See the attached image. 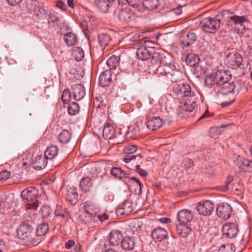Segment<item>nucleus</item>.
Returning <instances> with one entry per match:
<instances>
[{"label": "nucleus", "instance_id": "13", "mask_svg": "<svg viewBox=\"0 0 252 252\" xmlns=\"http://www.w3.org/2000/svg\"><path fill=\"white\" fill-rule=\"evenodd\" d=\"M232 208L228 203H221L219 205L217 208V214L218 216L224 220L229 219L232 214Z\"/></svg>", "mask_w": 252, "mask_h": 252}, {"label": "nucleus", "instance_id": "56", "mask_svg": "<svg viewBox=\"0 0 252 252\" xmlns=\"http://www.w3.org/2000/svg\"><path fill=\"white\" fill-rule=\"evenodd\" d=\"M193 166V162L190 159L187 158L184 160L183 162V166L186 169H188Z\"/></svg>", "mask_w": 252, "mask_h": 252}, {"label": "nucleus", "instance_id": "11", "mask_svg": "<svg viewBox=\"0 0 252 252\" xmlns=\"http://www.w3.org/2000/svg\"><path fill=\"white\" fill-rule=\"evenodd\" d=\"M247 21L245 16H228L226 19V23L229 27L239 30V26L243 27V23Z\"/></svg>", "mask_w": 252, "mask_h": 252}, {"label": "nucleus", "instance_id": "7", "mask_svg": "<svg viewBox=\"0 0 252 252\" xmlns=\"http://www.w3.org/2000/svg\"><path fill=\"white\" fill-rule=\"evenodd\" d=\"M114 14L122 22H129L134 17V14L131 8L126 7L125 8H118L115 10Z\"/></svg>", "mask_w": 252, "mask_h": 252}, {"label": "nucleus", "instance_id": "34", "mask_svg": "<svg viewBox=\"0 0 252 252\" xmlns=\"http://www.w3.org/2000/svg\"><path fill=\"white\" fill-rule=\"evenodd\" d=\"M58 138L60 142L63 144H67L71 138V134L68 130L63 129L60 132Z\"/></svg>", "mask_w": 252, "mask_h": 252}, {"label": "nucleus", "instance_id": "40", "mask_svg": "<svg viewBox=\"0 0 252 252\" xmlns=\"http://www.w3.org/2000/svg\"><path fill=\"white\" fill-rule=\"evenodd\" d=\"M98 41L101 47L107 46L111 40L110 36L104 33H102L98 35Z\"/></svg>", "mask_w": 252, "mask_h": 252}, {"label": "nucleus", "instance_id": "4", "mask_svg": "<svg viewBox=\"0 0 252 252\" xmlns=\"http://www.w3.org/2000/svg\"><path fill=\"white\" fill-rule=\"evenodd\" d=\"M36 225L32 221L20 225L17 229L18 237L23 240H29L32 238L33 230Z\"/></svg>", "mask_w": 252, "mask_h": 252}, {"label": "nucleus", "instance_id": "2", "mask_svg": "<svg viewBox=\"0 0 252 252\" xmlns=\"http://www.w3.org/2000/svg\"><path fill=\"white\" fill-rule=\"evenodd\" d=\"M176 90L178 97H186L187 99H191L192 101L200 98V94L198 90L194 87L191 88L189 84L177 85Z\"/></svg>", "mask_w": 252, "mask_h": 252}, {"label": "nucleus", "instance_id": "23", "mask_svg": "<svg viewBox=\"0 0 252 252\" xmlns=\"http://www.w3.org/2000/svg\"><path fill=\"white\" fill-rule=\"evenodd\" d=\"M74 98L78 101L82 99L85 95L84 87L81 84H75L72 86Z\"/></svg>", "mask_w": 252, "mask_h": 252}, {"label": "nucleus", "instance_id": "41", "mask_svg": "<svg viewBox=\"0 0 252 252\" xmlns=\"http://www.w3.org/2000/svg\"><path fill=\"white\" fill-rule=\"evenodd\" d=\"M48 230V225L46 223H42L36 226V236H43L45 235Z\"/></svg>", "mask_w": 252, "mask_h": 252}, {"label": "nucleus", "instance_id": "18", "mask_svg": "<svg viewBox=\"0 0 252 252\" xmlns=\"http://www.w3.org/2000/svg\"><path fill=\"white\" fill-rule=\"evenodd\" d=\"M162 124V120L160 117H153L148 119L147 127L149 130H156L161 127Z\"/></svg>", "mask_w": 252, "mask_h": 252}, {"label": "nucleus", "instance_id": "53", "mask_svg": "<svg viewBox=\"0 0 252 252\" xmlns=\"http://www.w3.org/2000/svg\"><path fill=\"white\" fill-rule=\"evenodd\" d=\"M73 54L74 55L75 59L77 61H81L84 57V52L82 49H78L74 51L73 52Z\"/></svg>", "mask_w": 252, "mask_h": 252}, {"label": "nucleus", "instance_id": "9", "mask_svg": "<svg viewBox=\"0 0 252 252\" xmlns=\"http://www.w3.org/2000/svg\"><path fill=\"white\" fill-rule=\"evenodd\" d=\"M196 209L200 215L210 216L213 211L214 205L209 200H202L198 202Z\"/></svg>", "mask_w": 252, "mask_h": 252}, {"label": "nucleus", "instance_id": "55", "mask_svg": "<svg viewBox=\"0 0 252 252\" xmlns=\"http://www.w3.org/2000/svg\"><path fill=\"white\" fill-rule=\"evenodd\" d=\"M27 3L32 6L34 9H35L37 6L42 4L38 0H28Z\"/></svg>", "mask_w": 252, "mask_h": 252}, {"label": "nucleus", "instance_id": "54", "mask_svg": "<svg viewBox=\"0 0 252 252\" xmlns=\"http://www.w3.org/2000/svg\"><path fill=\"white\" fill-rule=\"evenodd\" d=\"M10 176V172L7 170H3L0 172V181H4Z\"/></svg>", "mask_w": 252, "mask_h": 252}, {"label": "nucleus", "instance_id": "44", "mask_svg": "<svg viewBox=\"0 0 252 252\" xmlns=\"http://www.w3.org/2000/svg\"><path fill=\"white\" fill-rule=\"evenodd\" d=\"M16 202L10 200V201H5L2 203L1 208L4 207L5 209V213H9L10 212L14 211L15 208L13 207L16 206Z\"/></svg>", "mask_w": 252, "mask_h": 252}, {"label": "nucleus", "instance_id": "25", "mask_svg": "<svg viewBox=\"0 0 252 252\" xmlns=\"http://www.w3.org/2000/svg\"><path fill=\"white\" fill-rule=\"evenodd\" d=\"M136 55L138 59L142 61H145L150 58L152 54L151 51L149 48L142 46L137 49Z\"/></svg>", "mask_w": 252, "mask_h": 252}, {"label": "nucleus", "instance_id": "63", "mask_svg": "<svg viewBox=\"0 0 252 252\" xmlns=\"http://www.w3.org/2000/svg\"><path fill=\"white\" fill-rule=\"evenodd\" d=\"M159 220L162 223H169L171 221V220L167 218H161L159 219Z\"/></svg>", "mask_w": 252, "mask_h": 252}, {"label": "nucleus", "instance_id": "10", "mask_svg": "<svg viewBox=\"0 0 252 252\" xmlns=\"http://www.w3.org/2000/svg\"><path fill=\"white\" fill-rule=\"evenodd\" d=\"M84 206L86 213L90 215L91 217L96 218L97 219L101 221L107 219V217L105 216V218H103V217L100 215L96 216V213L99 211V208L95 202L92 201H87L85 202Z\"/></svg>", "mask_w": 252, "mask_h": 252}, {"label": "nucleus", "instance_id": "48", "mask_svg": "<svg viewBox=\"0 0 252 252\" xmlns=\"http://www.w3.org/2000/svg\"><path fill=\"white\" fill-rule=\"evenodd\" d=\"M52 212V210L49 206L46 205L42 206L40 208V212L42 218H48Z\"/></svg>", "mask_w": 252, "mask_h": 252}, {"label": "nucleus", "instance_id": "24", "mask_svg": "<svg viewBox=\"0 0 252 252\" xmlns=\"http://www.w3.org/2000/svg\"><path fill=\"white\" fill-rule=\"evenodd\" d=\"M111 81V73L110 70L102 71L99 78V84L103 87L108 86Z\"/></svg>", "mask_w": 252, "mask_h": 252}, {"label": "nucleus", "instance_id": "17", "mask_svg": "<svg viewBox=\"0 0 252 252\" xmlns=\"http://www.w3.org/2000/svg\"><path fill=\"white\" fill-rule=\"evenodd\" d=\"M132 204L131 201L126 200L119 204L116 209V213L120 215H128L132 211Z\"/></svg>", "mask_w": 252, "mask_h": 252}, {"label": "nucleus", "instance_id": "1", "mask_svg": "<svg viewBox=\"0 0 252 252\" xmlns=\"http://www.w3.org/2000/svg\"><path fill=\"white\" fill-rule=\"evenodd\" d=\"M232 75L227 70H218L208 74L205 78V83L207 86H216L217 88L220 86L223 81L231 79Z\"/></svg>", "mask_w": 252, "mask_h": 252}, {"label": "nucleus", "instance_id": "42", "mask_svg": "<svg viewBox=\"0 0 252 252\" xmlns=\"http://www.w3.org/2000/svg\"><path fill=\"white\" fill-rule=\"evenodd\" d=\"M111 174L116 178L122 179L126 178V174L120 168L113 167L111 170Z\"/></svg>", "mask_w": 252, "mask_h": 252}, {"label": "nucleus", "instance_id": "16", "mask_svg": "<svg viewBox=\"0 0 252 252\" xmlns=\"http://www.w3.org/2000/svg\"><path fill=\"white\" fill-rule=\"evenodd\" d=\"M177 219L180 223L188 224L192 221L193 215L190 211L187 209H183L178 212Z\"/></svg>", "mask_w": 252, "mask_h": 252}, {"label": "nucleus", "instance_id": "30", "mask_svg": "<svg viewBox=\"0 0 252 252\" xmlns=\"http://www.w3.org/2000/svg\"><path fill=\"white\" fill-rule=\"evenodd\" d=\"M187 225L179 223L177 225V231L181 237L185 238L190 234L191 230Z\"/></svg>", "mask_w": 252, "mask_h": 252}, {"label": "nucleus", "instance_id": "57", "mask_svg": "<svg viewBox=\"0 0 252 252\" xmlns=\"http://www.w3.org/2000/svg\"><path fill=\"white\" fill-rule=\"evenodd\" d=\"M232 178L231 177H229L228 180L226 182L225 185L224 186L220 187V189L223 191H226L229 189V185L232 180Z\"/></svg>", "mask_w": 252, "mask_h": 252}, {"label": "nucleus", "instance_id": "39", "mask_svg": "<svg viewBox=\"0 0 252 252\" xmlns=\"http://www.w3.org/2000/svg\"><path fill=\"white\" fill-rule=\"evenodd\" d=\"M151 57V58L150 60L151 63L153 64V66L157 70V67H159L160 66H161V60L160 56L159 54V53L155 52L152 54Z\"/></svg>", "mask_w": 252, "mask_h": 252}, {"label": "nucleus", "instance_id": "62", "mask_svg": "<svg viewBox=\"0 0 252 252\" xmlns=\"http://www.w3.org/2000/svg\"><path fill=\"white\" fill-rule=\"evenodd\" d=\"M6 246L5 245V242L0 239V252H3L4 250H5Z\"/></svg>", "mask_w": 252, "mask_h": 252}, {"label": "nucleus", "instance_id": "58", "mask_svg": "<svg viewBox=\"0 0 252 252\" xmlns=\"http://www.w3.org/2000/svg\"><path fill=\"white\" fill-rule=\"evenodd\" d=\"M94 104L97 105V107H101L104 105V103L102 100L101 97H97L95 101L94 102Z\"/></svg>", "mask_w": 252, "mask_h": 252}, {"label": "nucleus", "instance_id": "43", "mask_svg": "<svg viewBox=\"0 0 252 252\" xmlns=\"http://www.w3.org/2000/svg\"><path fill=\"white\" fill-rule=\"evenodd\" d=\"M119 58L117 56L113 55L109 57L107 61V64L110 69H114L119 64Z\"/></svg>", "mask_w": 252, "mask_h": 252}, {"label": "nucleus", "instance_id": "20", "mask_svg": "<svg viewBox=\"0 0 252 252\" xmlns=\"http://www.w3.org/2000/svg\"><path fill=\"white\" fill-rule=\"evenodd\" d=\"M237 160H235L237 165L242 170L247 172L252 171V161L244 158L238 156Z\"/></svg>", "mask_w": 252, "mask_h": 252}, {"label": "nucleus", "instance_id": "21", "mask_svg": "<svg viewBox=\"0 0 252 252\" xmlns=\"http://www.w3.org/2000/svg\"><path fill=\"white\" fill-rule=\"evenodd\" d=\"M121 247L126 251H132L136 244L135 238L133 237L127 236L121 241Z\"/></svg>", "mask_w": 252, "mask_h": 252}, {"label": "nucleus", "instance_id": "26", "mask_svg": "<svg viewBox=\"0 0 252 252\" xmlns=\"http://www.w3.org/2000/svg\"><path fill=\"white\" fill-rule=\"evenodd\" d=\"M197 36L193 31H191L182 37L181 41L182 44L185 46H189L194 43L196 40Z\"/></svg>", "mask_w": 252, "mask_h": 252}, {"label": "nucleus", "instance_id": "36", "mask_svg": "<svg viewBox=\"0 0 252 252\" xmlns=\"http://www.w3.org/2000/svg\"><path fill=\"white\" fill-rule=\"evenodd\" d=\"M110 1L108 0H98L96 1V5L100 11L106 13L111 5L110 4Z\"/></svg>", "mask_w": 252, "mask_h": 252}, {"label": "nucleus", "instance_id": "15", "mask_svg": "<svg viewBox=\"0 0 252 252\" xmlns=\"http://www.w3.org/2000/svg\"><path fill=\"white\" fill-rule=\"evenodd\" d=\"M199 100H195L194 101L191 100V99H188L186 102L184 103L180 107L179 110L178 114L180 116H184L187 115L186 113H189L192 112L196 106V103Z\"/></svg>", "mask_w": 252, "mask_h": 252}, {"label": "nucleus", "instance_id": "46", "mask_svg": "<svg viewBox=\"0 0 252 252\" xmlns=\"http://www.w3.org/2000/svg\"><path fill=\"white\" fill-rule=\"evenodd\" d=\"M55 214L56 216L61 217L62 218H67L68 214L65 210L63 209L61 206H57L55 211Z\"/></svg>", "mask_w": 252, "mask_h": 252}, {"label": "nucleus", "instance_id": "32", "mask_svg": "<svg viewBox=\"0 0 252 252\" xmlns=\"http://www.w3.org/2000/svg\"><path fill=\"white\" fill-rule=\"evenodd\" d=\"M63 40L68 46H72L77 42L76 35L72 32H68L64 34Z\"/></svg>", "mask_w": 252, "mask_h": 252}, {"label": "nucleus", "instance_id": "28", "mask_svg": "<svg viewBox=\"0 0 252 252\" xmlns=\"http://www.w3.org/2000/svg\"><path fill=\"white\" fill-rule=\"evenodd\" d=\"M169 70H171L170 67L166 65L157 67V71L159 73L166 76L172 82L176 81V79L174 77L175 72L172 69H171V72H170Z\"/></svg>", "mask_w": 252, "mask_h": 252}, {"label": "nucleus", "instance_id": "45", "mask_svg": "<svg viewBox=\"0 0 252 252\" xmlns=\"http://www.w3.org/2000/svg\"><path fill=\"white\" fill-rule=\"evenodd\" d=\"M67 110L68 114L73 116L78 113L80 107L78 103L76 102H72L69 104Z\"/></svg>", "mask_w": 252, "mask_h": 252}, {"label": "nucleus", "instance_id": "64", "mask_svg": "<svg viewBox=\"0 0 252 252\" xmlns=\"http://www.w3.org/2000/svg\"><path fill=\"white\" fill-rule=\"evenodd\" d=\"M56 5L57 7L63 9L64 8V7L65 6V4L61 1L57 2Z\"/></svg>", "mask_w": 252, "mask_h": 252}, {"label": "nucleus", "instance_id": "19", "mask_svg": "<svg viewBox=\"0 0 252 252\" xmlns=\"http://www.w3.org/2000/svg\"><path fill=\"white\" fill-rule=\"evenodd\" d=\"M122 233L117 230H113L109 235V243L111 246H118L123 240Z\"/></svg>", "mask_w": 252, "mask_h": 252}, {"label": "nucleus", "instance_id": "8", "mask_svg": "<svg viewBox=\"0 0 252 252\" xmlns=\"http://www.w3.org/2000/svg\"><path fill=\"white\" fill-rule=\"evenodd\" d=\"M225 62L229 67H238L243 61V58L241 55L237 52H225Z\"/></svg>", "mask_w": 252, "mask_h": 252}, {"label": "nucleus", "instance_id": "52", "mask_svg": "<svg viewBox=\"0 0 252 252\" xmlns=\"http://www.w3.org/2000/svg\"><path fill=\"white\" fill-rule=\"evenodd\" d=\"M132 164H133V163ZM134 164H135V168L136 172L138 173L141 176L145 177L148 175L147 171L144 169L141 168L139 163H136L135 162Z\"/></svg>", "mask_w": 252, "mask_h": 252}, {"label": "nucleus", "instance_id": "35", "mask_svg": "<svg viewBox=\"0 0 252 252\" xmlns=\"http://www.w3.org/2000/svg\"><path fill=\"white\" fill-rule=\"evenodd\" d=\"M142 4L145 9L152 10L158 7L159 5V0H143Z\"/></svg>", "mask_w": 252, "mask_h": 252}, {"label": "nucleus", "instance_id": "12", "mask_svg": "<svg viewBox=\"0 0 252 252\" xmlns=\"http://www.w3.org/2000/svg\"><path fill=\"white\" fill-rule=\"evenodd\" d=\"M231 79H227V80L223 81V82L216 89L218 92L223 95H226L228 94H238V91L235 89V85L233 82H230Z\"/></svg>", "mask_w": 252, "mask_h": 252}, {"label": "nucleus", "instance_id": "50", "mask_svg": "<svg viewBox=\"0 0 252 252\" xmlns=\"http://www.w3.org/2000/svg\"><path fill=\"white\" fill-rule=\"evenodd\" d=\"M71 98L70 93L68 89H65L62 94L61 99L63 103H67Z\"/></svg>", "mask_w": 252, "mask_h": 252}, {"label": "nucleus", "instance_id": "33", "mask_svg": "<svg viewBox=\"0 0 252 252\" xmlns=\"http://www.w3.org/2000/svg\"><path fill=\"white\" fill-rule=\"evenodd\" d=\"M80 187L84 191H88L93 186V181L89 177H84L80 182Z\"/></svg>", "mask_w": 252, "mask_h": 252}, {"label": "nucleus", "instance_id": "60", "mask_svg": "<svg viewBox=\"0 0 252 252\" xmlns=\"http://www.w3.org/2000/svg\"><path fill=\"white\" fill-rule=\"evenodd\" d=\"M8 4L12 6L17 5L20 4L22 0H6Z\"/></svg>", "mask_w": 252, "mask_h": 252}, {"label": "nucleus", "instance_id": "37", "mask_svg": "<svg viewBox=\"0 0 252 252\" xmlns=\"http://www.w3.org/2000/svg\"><path fill=\"white\" fill-rule=\"evenodd\" d=\"M199 60L198 56L194 54H189L186 58L187 63L190 66H195L198 63Z\"/></svg>", "mask_w": 252, "mask_h": 252}, {"label": "nucleus", "instance_id": "29", "mask_svg": "<svg viewBox=\"0 0 252 252\" xmlns=\"http://www.w3.org/2000/svg\"><path fill=\"white\" fill-rule=\"evenodd\" d=\"M102 135L106 139H111L115 137V129L114 127L110 125H106L103 129Z\"/></svg>", "mask_w": 252, "mask_h": 252}, {"label": "nucleus", "instance_id": "51", "mask_svg": "<svg viewBox=\"0 0 252 252\" xmlns=\"http://www.w3.org/2000/svg\"><path fill=\"white\" fill-rule=\"evenodd\" d=\"M129 180L133 182L134 184V186H136L138 190L137 193L139 196L141 195L142 194V188L143 187V185L140 182V181L134 177H131L129 179Z\"/></svg>", "mask_w": 252, "mask_h": 252}, {"label": "nucleus", "instance_id": "6", "mask_svg": "<svg viewBox=\"0 0 252 252\" xmlns=\"http://www.w3.org/2000/svg\"><path fill=\"white\" fill-rule=\"evenodd\" d=\"M137 150V147L134 145H129L124 149L125 153L126 154L123 160L126 163H139L142 161V157L140 154L136 155H132Z\"/></svg>", "mask_w": 252, "mask_h": 252}, {"label": "nucleus", "instance_id": "38", "mask_svg": "<svg viewBox=\"0 0 252 252\" xmlns=\"http://www.w3.org/2000/svg\"><path fill=\"white\" fill-rule=\"evenodd\" d=\"M229 125H222L221 126H214L210 128L209 134L211 137H215L219 135L222 132V128H226Z\"/></svg>", "mask_w": 252, "mask_h": 252}, {"label": "nucleus", "instance_id": "31", "mask_svg": "<svg viewBox=\"0 0 252 252\" xmlns=\"http://www.w3.org/2000/svg\"><path fill=\"white\" fill-rule=\"evenodd\" d=\"M58 153V149L56 146L51 145L48 147L44 152L45 156L48 159H53L56 158Z\"/></svg>", "mask_w": 252, "mask_h": 252}, {"label": "nucleus", "instance_id": "59", "mask_svg": "<svg viewBox=\"0 0 252 252\" xmlns=\"http://www.w3.org/2000/svg\"><path fill=\"white\" fill-rule=\"evenodd\" d=\"M213 115V114H210L208 112V110H206L204 113L199 117L198 121H200L201 120L205 119L207 118L210 117Z\"/></svg>", "mask_w": 252, "mask_h": 252}, {"label": "nucleus", "instance_id": "22", "mask_svg": "<svg viewBox=\"0 0 252 252\" xmlns=\"http://www.w3.org/2000/svg\"><path fill=\"white\" fill-rule=\"evenodd\" d=\"M151 236L156 242H161L167 237V232L164 229L158 227L153 230Z\"/></svg>", "mask_w": 252, "mask_h": 252}, {"label": "nucleus", "instance_id": "47", "mask_svg": "<svg viewBox=\"0 0 252 252\" xmlns=\"http://www.w3.org/2000/svg\"><path fill=\"white\" fill-rule=\"evenodd\" d=\"M46 9L43 5V3L34 9V13L37 17L44 18L46 14Z\"/></svg>", "mask_w": 252, "mask_h": 252}, {"label": "nucleus", "instance_id": "5", "mask_svg": "<svg viewBox=\"0 0 252 252\" xmlns=\"http://www.w3.org/2000/svg\"><path fill=\"white\" fill-rule=\"evenodd\" d=\"M220 20L215 18L208 17L204 19L199 23V26L203 31L215 33L220 28Z\"/></svg>", "mask_w": 252, "mask_h": 252}, {"label": "nucleus", "instance_id": "14", "mask_svg": "<svg viewBox=\"0 0 252 252\" xmlns=\"http://www.w3.org/2000/svg\"><path fill=\"white\" fill-rule=\"evenodd\" d=\"M222 231L223 235L229 238L235 237L239 232L238 225L234 223H226L223 226Z\"/></svg>", "mask_w": 252, "mask_h": 252}, {"label": "nucleus", "instance_id": "27", "mask_svg": "<svg viewBox=\"0 0 252 252\" xmlns=\"http://www.w3.org/2000/svg\"><path fill=\"white\" fill-rule=\"evenodd\" d=\"M47 160L48 158L44 155H41L36 156L33 163L34 168L39 170L44 168L47 166Z\"/></svg>", "mask_w": 252, "mask_h": 252}, {"label": "nucleus", "instance_id": "49", "mask_svg": "<svg viewBox=\"0 0 252 252\" xmlns=\"http://www.w3.org/2000/svg\"><path fill=\"white\" fill-rule=\"evenodd\" d=\"M77 197L78 195L74 190H70L67 191L66 198L70 203H73L75 202L76 201Z\"/></svg>", "mask_w": 252, "mask_h": 252}, {"label": "nucleus", "instance_id": "61", "mask_svg": "<svg viewBox=\"0 0 252 252\" xmlns=\"http://www.w3.org/2000/svg\"><path fill=\"white\" fill-rule=\"evenodd\" d=\"M74 245V241L73 240H69L65 244V246L66 249L71 248Z\"/></svg>", "mask_w": 252, "mask_h": 252}, {"label": "nucleus", "instance_id": "3", "mask_svg": "<svg viewBox=\"0 0 252 252\" xmlns=\"http://www.w3.org/2000/svg\"><path fill=\"white\" fill-rule=\"evenodd\" d=\"M38 190L35 187H30L24 189L21 194L23 199L27 200L29 203L27 208L28 209H36L39 206L37 200Z\"/></svg>", "mask_w": 252, "mask_h": 252}]
</instances>
